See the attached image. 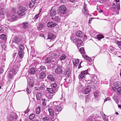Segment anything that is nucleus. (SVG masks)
I'll return each instance as SVG.
<instances>
[{"label": "nucleus", "instance_id": "1", "mask_svg": "<svg viewBox=\"0 0 121 121\" xmlns=\"http://www.w3.org/2000/svg\"><path fill=\"white\" fill-rule=\"evenodd\" d=\"M26 9L21 6L19 7V10L17 12V15L19 16L22 17L24 15L26 14Z\"/></svg>", "mask_w": 121, "mask_h": 121}, {"label": "nucleus", "instance_id": "2", "mask_svg": "<svg viewBox=\"0 0 121 121\" xmlns=\"http://www.w3.org/2000/svg\"><path fill=\"white\" fill-rule=\"evenodd\" d=\"M16 74V72L14 69L12 70V71H10L7 77L8 80L10 81L11 79H12L13 75H15Z\"/></svg>", "mask_w": 121, "mask_h": 121}, {"label": "nucleus", "instance_id": "3", "mask_svg": "<svg viewBox=\"0 0 121 121\" xmlns=\"http://www.w3.org/2000/svg\"><path fill=\"white\" fill-rule=\"evenodd\" d=\"M65 7V5H60L59 8V11L61 14H65L66 12Z\"/></svg>", "mask_w": 121, "mask_h": 121}, {"label": "nucleus", "instance_id": "4", "mask_svg": "<svg viewBox=\"0 0 121 121\" xmlns=\"http://www.w3.org/2000/svg\"><path fill=\"white\" fill-rule=\"evenodd\" d=\"M73 42L76 43L77 46H80L82 43V41L80 39H76L73 41Z\"/></svg>", "mask_w": 121, "mask_h": 121}, {"label": "nucleus", "instance_id": "5", "mask_svg": "<svg viewBox=\"0 0 121 121\" xmlns=\"http://www.w3.org/2000/svg\"><path fill=\"white\" fill-rule=\"evenodd\" d=\"M18 118V116L15 113H11L10 115V120H16Z\"/></svg>", "mask_w": 121, "mask_h": 121}, {"label": "nucleus", "instance_id": "6", "mask_svg": "<svg viewBox=\"0 0 121 121\" xmlns=\"http://www.w3.org/2000/svg\"><path fill=\"white\" fill-rule=\"evenodd\" d=\"M87 73L88 71L87 70L81 72V73L79 75V79H81L82 78L86 75L87 74Z\"/></svg>", "mask_w": 121, "mask_h": 121}, {"label": "nucleus", "instance_id": "7", "mask_svg": "<svg viewBox=\"0 0 121 121\" xmlns=\"http://www.w3.org/2000/svg\"><path fill=\"white\" fill-rule=\"evenodd\" d=\"M83 9L82 12L83 14L85 15H87L88 14V11L87 10L86 5L85 3L83 6Z\"/></svg>", "mask_w": 121, "mask_h": 121}, {"label": "nucleus", "instance_id": "8", "mask_svg": "<svg viewBox=\"0 0 121 121\" xmlns=\"http://www.w3.org/2000/svg\"><path fill=\"white\" fill-rule=\"evenodd\" d=\"M57 24L53 22H49L47 24V26L50 28H52L56 26Z\"/></svg>", "mask_w": 121, "mask_h": 121}, {"label": "nucleus", "instance_id": "9", "mask_svg": "<svg viewBox=\"0 0 121 121\" xmlns=\"http://www.w3.org/2000/svg\"><path fill=\"white\" fill-rule=\"evenodd\" d=\"M55 73L57 74H61L62 73V70L61 67H58L55 70Z\"/></svg>", "mask_w": 121, "mask_h": 121}, {"label": "nucleus", "instance_id": "10", "mask_svg": "<svg viewBox=\"0 0 121 121\" xmlns=\"http://www.w3.org/2000/svg\"><path fill=\"white\" fill-rule=\"evenodd\" d=\"M52 88L55 91H57L58 90V87L57 86L56 83L55 82H53L51 84Z\"/></svg>", "mask_w": 121, "mask_h": 121}, {"label": "nucleus", "instance_id": "11", "mask_svg": "<svg viewBox=\"0 0 121 121\" xmlns=\"http://www.w3.org/2000/svg\"><path fill=\"white\" fill-rule=\"evenodd\" d=\"M91 90V86H87L86 88L85 89L84 91L85 94H87L89 93Z\"/></svg>", "mask_w": 121, "mask_h": 121}, {"label": "nucleus", "instance_id": "12", "mask_svg": "<svg viewBox=\"0 0 121 121\" xmlns=\"http://www.w3.org/2000/svg\"><path fill=\"white\" fill-rule=\"evenodd\" d=\"M24 52L23 51H19L18 55L19 58L22 59L24 56Z\"/></svg>", "mask_w": 121, "mask_h": 121}, {"label": "nucleus", "instance_id": "13", "mask_svg": "<svg viewBox=\"0 0 121 121\" xmlns=\"http://www.w3.org/2000/svg\"><path fill=\"white\" fill-rule=\"evenodd\" d=\"M47 90L49 93L52 94L55 93L57 92L55 91L52 88H47Z\"/></svg>", "mask_w": 121, "mask_h": 121}, {"label": "nucleus", "instance_id": "14", "mask_svg": "<svg viewBox=\"0 0 121 121\" xmlns=\"http://www.w3.org/2000/svg\"><path fill=\"white\" fill-rule=\"evenodd\" d=\"M56 37L55 35L52 33H50L48 34V39H51V40L54 39Z\"/></svg>", "mask_w": 121, "mask_h": 121}, {"label": "nucleus", "instance_id": "15", "mask_svg": "<svg viewBox=\"0 0 121 121\" xmlns=\"http://www.w3.org/2000/svg\"><path fill=\"white\" fill-rule=\"evenodd\" d=\"M54 109L56 111L60 112L62 110L61 107L60 106H54Z\"/></svg>", "mask_w": 121, "mask_h": 121}, {"label": "nucleus", "instance_id": "16", "mask_svg": "<svg viewBox=\"0 0 121 121\" xmlns=\"http://www.w3.org/2000/svg\"><path fill=\"white\" fill-rule=\"evenodd\" d=\"M79 61L78 59H74L73 60V65L77 66L78 65L79 63Z\"/></svg>", "mask_w": 121, "mask_h": 121}, {"label": "nucleus", "instance_id": "17", "mask_svg": "<svg viewBox=\"0 0 121 121\" xmlns=\"http://www.w3.org/2000/svg\"><path fill=\"white\" fill-rule=\"evenodd\" d=\"M29 24L27 22H25L22 23V26L23 28L25 29H27L28 27Z\"/></svg>", "mask_w": 121, "mask_h": 121}, {"label": "nucleus", "instance_id": "18", "mask_svg": "<svg viewBox=\"0 0 121 121\" xmlns=\"http://www.w3.org/2000/svg\"><path fill=\"white\" fill-rule=\"evenodd\" d=\"M76 36L79 37H81L83 36L82 32L79 31H77L76 33Z\"/></svg>", "mask_w": 121, "mask_h": 121}, {"label": "nucleus", "instance_id": "19", "mask_svg": "<svg viewBox=\"0 0 121 121\" xmlns=\"http://www.w3.org/2000/svg\"><path fill=\"white\" fill-rule=\"evenodd\" d=\"M82 56L84 58L86 59L89 62H90L91 61L92 59L91 58L88 56L87 55H82Z\"/></svg>", "mask_w": 121, "mask_h": 121}, {"label": "nucleus", "instance_id": "20", "mask_svg": "<svg viewBox=\"0 0 121 121\" xmlns=\"http://www.w3.org/2000/svg\"><path fill=\"white\" fill-rule=\"evenodd\" d=\"M56 14V12L54 9H52L50 11V14L52 16H54Z\"/></svg>", "mask_w": 121, "mask_h": 121}, {"label": "nucleus", "instance_id": "21", "mask_svg": "<svg viewBox=\"0 0 121 121\" xmlns=\"http://www.w3.org/2000/svg\"><path fill=\"white\" fill-rule=\"evenodd\" d=\"M5 13V12H4L3 10H1L0 11V17H2L3 18L4 17Z\"/></svg>", "mask_w": 121, "mask_h": 121}, {"label": "nucleus", "instance_id": "22", "mask_svg": "<svg viewBox=\"0 0 121 121\" xmlns=\"http://www.w3.org/2000/svg\"><path fill=\"white\" fill-rule=\"evenodd\" d=\"M34 85V82L33 80L30 79L29 81V85L30 87H31L33 86Z\"/></svg>", "mask_w": 121, "mask_h": 121}, {"label": "nucleus", "instance_id": "23", "mask_svg": "<svg viewBox=\"0 0 121 121\" xmlns=\"http://www.w3.org/2000/svg\"><path fill=\"white\" fill-rule=\"evenodd\" d=\"M112 98L117 104H118V102H119V99L118 97L116 95H113L112 97Z\"/></svg>", "mask_w": 121, "mask_h": 121}, {"label": "nucleus", "instance_id": "24", "mask_svg": "<svg viewBox=\"0 0 121 121\" xmlns=\"http://www.w3.org/2000/svg\"><path fill=\"white\" fill-rule=\"evenodd\" d=\"M50 53L52 54V55L51 56L52 57H53V56H57L59 54L58 52L57 51H54L53 52H50Z\"/></svg>", "mask_w": 121, "mask_h": 121}, {"label": "nucleus", "instance_id": "25", "mask_svg": "<svg viewBox=\"0 0 121 121\" xmlns=\"http://www.w3.org/2000/svg\"><path fill=\"white\" fill-rule=\"evenodd\" d=\"M48 79L52 81H54L55 78H54L53 76L52 75H49L48 76Z\"/></svg>", "mask_w": 121, "mask_h": 121}, {"label": "nucleus", "instance_id": "26", "mask_svg": "<svg viewBox=\"0 0 121 121\" xmlns=\"http://www.w3.org/2000/svg\"><path fill=\"white\" fill-rule=\"evenodd\" d=\"M46 75V73H42L39 74V78L40 79H43L44 78Z\"/></svg>", "mask_w": 121, "mask_h": 121}, {"label": "nucleus", "instance_id": "27", "mask_svg": "<svg viewBox=\"0 0 121 121\" xmlns=\"http://www.w3.org/2000/svg\"><path fill=\"white\" fill-rule=\"evenodd\" d=\"M48 110L49 112L50 115L52 116V117L54 115V112L51 108H49L48 109Z\"/></svg>", "mask_w": 121, "mask_h": 121}, {"label": "nucleus", "instance_id": "28", "mask_svg": "<svg viewBox=\"0 0 121 121\" xmlns=\"http://www.w3.org/2000/svg\"><path fill=\"white\" fill-rule=\"evenodd\" d=\"M36 99L38 100H39L41 97V94L39 92L37 93L36 95Z\"/></svg>", "mask_w": 121, "mask_h": 121}, {"label": "nucleus", "instance_id": "29", "mask_svg": "<svg viewBox=\"0 0 121 121\" xmlns=\"http://www.w3.org/2000/svg\"><path fill=\"white\" fill-rule=\"evenodd\" d=\"M35 72V69L34 68H32L30 70L29 73L31 74H33Z\"/></svg>", "mask_w": 121, "mask_h": 121}, {"label": "nucleus", "instance_id": "30", "mask_svg": "<svg viewBox=\"0 0 121 121\" xmlns=\"http://www.w3.org/2000/svg\"><path fill=\"white\" fill-rule=\"evenodd\" d=\"M35 112L37 114H39L40 112V106H39L35 109Z\"/></svg>", "mask_w": 121, "mask_h": 121}, {"label": "nucleus", "instance_id": "31", "mask_svg": "<svg viewBox=\"0 0 121 121\" xmlns=\"http://www.w3.org/2000/svg\"><path fill=\"white\" fill-rule=\"evenodd\" d=\"M35 3V2L34 1H31L29 4V6L30 8H31L33 7V6Z\"/></svg>", "mask_w": 121, "mask_h": 121}, {"label": "nucleus", "instance_id": "32", "mask_svg": "<svg viewBox=\"0 0 121 121\" xmlns=\"http://www.w3.org/2000/svg\"><path fill=\"white\" fill-rule=\"evenodd\" d=\"M0 38L1 39H4V40H6V35L4 34H2L0 36Z\"/></svg>", "mask_w": 121, "mask_h": 121}, {"label": "nucleus", "instance_id": "33", "mask_svg": "<svg viewBox=\"0 0 121 121\" xmlns=\"http://www.w3.org/2000/svg\"><path fill=\"white\" fill-rule=\"evenodd\" d=\"M71 73V72L70 70L69 69H68L67 70L66 72L65 75L67 76L68 77H69L70 76Z\"/></svg>", "mask_w": 121, "mask_h": 121}, {"label": "nucleus", "instance_id": "34", "mask_svg": "<svg viewBox=\"0 0 121 121\" xmlns=\"http://www.w3.org/2000/svg\"><path fill=\"white\" fill-rule=\"evenodd\" d=\"M66 57V56L65 55L63 54L60 57V60H64L65 59Z\"/></svg>", "mask_w": 121, "mask_h": 121}, {"label": "nucleus", "instance_id": "35", "mask_svg": "<svg viewBox=\"0 0 121 121\" xmlns=\"http://www.w3.org/2000/svg\"><path fill=\"white\" fill-rule=\"evenodd\" d=\"M52 59L49 57H47L45 61L46 63H50L51 62Z\"/></svg>", "mask_w": 121, "mask_h": 121}, {"label": "nucleus", "instance_id": "36", "mask_svg": "<svg viewBox=\"0 0 121 121\" xmlns=\"http://www.w3.org/2000/svg\"><path fill=\"white\" fill-rule=\"evenodd\" d=\"M15 42L17 43H18L20 42L21 39H19L17 37H15L14 38Z\"/></svg>", "mask_w": 121, "mask_h": 121}, {"label": "nucleus", "instance_id": "37", "mask_svg": "<svg viewBox=\"0 0 121 121\" xmlns=\"http://www.w3.org/2000/svg\"><path fill=\"white\" fill-rule=\"evenodd\" d=\"M94 96L96 97H98L100 95L99 93L97 91H96L94 93Z\"/></svg>", "mask_w": 121, "mask_h": 121}, {"label": "nucleus", "instance_id": "38", "mask_svg": "<svg viewBox=\"0 0 121 121\" xmlns=\"http://www.w3.org/2000/svg\"><path fill=\"white\" fill-rule=\"evenodd\" d=\"M97 39L99 40H100L101 39L103 38H104V36L103 35H101V34H99V35H98L97 36Z\"/></svg>", "mask_w": 121, "mask_h": 121}, {"label": "nucleus", "instance_id": "39", "mask_svg": "<svg viewBox=\"0 0 121 121\" xmlns=\"http://www.w3.org/2000/svg\"><path fill=\"white\" fill-rule=\"evenodd\" d=\"M79 51L82 54H84L85 52L84 48H81L79 49Z\"/></svg>", "mask_w": 121, "mask_h": 121}, {"label": "nucleus", "instance_id": "40", "mask_svg": "<svg viewBox=\"0 0 121 121\" xmlns=\"http://www.w3.org/2000/svg\"><path fill=\"white\" fill-rule=\"evenodd\" d=\"M35 116V114L34 113L31 114L29 116V119H33Z\"/></svg>", "mask_w": 121, "mask_h": 121}, {"label": "nucleus", "instance_id": "41", "mask_svg": "<svg viewBox=\"0 0 121 121\" xmlns=\"http://www.w3.org/2000/svg\"><path fill=\"white\" fill-rule=\"evenodd\" d=\"M45 86L44 84L43 83H41V86H40L39 88V90H42L43 88L45 87Z\"/></svg>", "mask_w": 121, "mask_h": 121}, {"label": "nucleus", "instance_id": "42", "mask_svg": "<svg viewBox=\"0 0 121 121\" xmlns=\"http://www.w3.org/2000/svg\"><path fill=\"white\" fill-rule=\"evenodd\" d=\"M117 93L118 94H121V86L118 88L117 89Z\"/></svg>", "mask_w": 121, "mask_h": 121}, {"label": "nucleus", "instance_id": "43", "mask_svg": "<svg viewBox=\"0 0 121 121\" xmlns=\"http://www.w3.org/2000/svg\"><path fill=\"white\" fill-rule=\"evenodd\" d=\"M62 2H66L68 0H60ZM69 1L73 3L74 1V0H69Z\"/></svg>", "mask_w": 121, "mask_h": 121}, {"label": "nucleus", "instance_id": "44", "mask_svg": "<svg viewBox=\"0 0 121 121\" xmlns=\"http://www.w3.org/2000/svg\"><path fill=\"white\" fill-rule=\"evenodd\" d=\"M102 117L103 120L104 121H107L108 120V118L106 116L105 114H104L103 116H102Z\"/></svg>", "mask_w": 121, "mask_h": 121}, {"label": "nucleus", "instance_id": "45", "mask_svg": "<svg viewBox=\"0 0 121 121\" xmlns=\"http://www.w3.org/2000/svg\"><path fill=\"white\" fill-rule=\"evenodd\" d=\"M19 51H23L24 47L22 45H20L19 46Z\"/></svg>", "mask_w": 121, "mask_h": 121}, {"label": "nucleus", "instance_id": "46", "mask_svg": "<svg viewBox=\"0 0 121 121\" xmlns=\"http://www.w3.org/2000/svg\"><path fill=\"white\" fill-rule=\"evenodd\" d=\"M11 16L12 19L13 20H16L17 17L16 15H13Z\"/></svg>", "mask_w": 121, "mask_h": 121}, {"label": "nucleus", "instance_id": "47", "mask_svg": "<svg viewBox=\"0 0 121 121\" xmlns=\"http://www.w3.org/2000/svg\"><path fill=\"white\" fill-rule=\"evenodd\" d=\"M60 19V18L59 16H56L54 18V20L57 22L59 21Z\"/></svg>", "mask_w": 121, "mask_h": 121}, {"label": "nucleus", "instance_id": "48", "mask_svg": "<svg viewBox=\"0 0 121 121\" xmlns=\"http://www.w3.org/2000/svg\"><path fill=\"white\" fill-rule=\"evenodd\" d=\"M39 69L41 70L42 71H44V70H45V67L44 66H42L40 67L39 68Z\"/></svg>", "mask_w": 121, "mask_h": 121}, {"label": "nucleus", "instance_id": "49", "mask_svg": "<svg viewBox=\"0 0 121 121\" xmlns=\"http://www.w3.org/2000/svg\"><path fill=\"white\" fill-rule=\"evenodd\" d=\"M42 104L44 106H45L46 105V103L45 102V99H43L42 100Z\"/></svg>", "mask_w": 121, "mask_h": 121}, {"label": "nucleus", "instance_id": "50", "mask_svg": "<svg viewBox=\"0 0 121 121\" xmlns=\"http://www.w3.org/2000/svg\"><path fill=\"white\" fill-rule=\"evenodd\" d=\"M92 81L93 82H95L96 81L97 78L95 76H92Z\"/></svg>", "mask_w": 121, "mask_h": 121}, {"label": "nucleus", "instance_id": "51", "mask_svg": "<svg viewBox=\"0 0 121 121\" xmlns=\"http://www.w3.org/2000/svg\"><path fill=\"white\" fill-rule=\"evenodd\" d=\"M43 121H48L49 120L48 118L47 117H45L42 119Z\"/></svg>", "mask_w": 121, "mask_h": 121}, {"label": "nucleus", "instance_id": "52", "mask_svg": "<svg viewBox=\"0 0 121 121\" xmlns=\"http://www.w3.org/2000/svg\"><path fill=\"white\" fill-rule=\"evenodd\" d=\"M43 28V26L42 25H40L38 26V29L39 30H41Z\"/></svg>", "mask_w": 121, "mask_h": 121}, {"label": "nucleus", "instance_id": "53", "mask_svg": "<svg viewBox=\"0 0 121 121\" xmlns=\"http://www.w3.org/2000/svg\"><path fill=\"white\" fill-rule=\"evenodd\" d=\"M119 82H115L114 83V86L116 87L119 86Z\"/></svg>", "mask_w": 121, "mask_h": 121}, {"label": "nucleus", "instance_id": "54", "mask_svg": "<svg viewBox=\"0 0 121 121\" xmlns=\"http://www.w3.org/2000/svg\"><path fill=\"white\" fill-rule=\"evenodd\" d=\"M39 13L35 15L34 17V19L35 21H36L37 20V19L39 17Z\"/></svg>", "mask_w": 121, "mask_h": 121}, {"label": "nucleus", "instance_id": "55", "mask_svg": "<svg viewBox=\"0 0 121 121\" xmlns=\"http://www.w3.org/2000/svg\"><path fill=\"white\" fill-rule=\"evenodd\" d=\"M115 43L119 45H121V41L117 40L116 41Z\"/></svg>", "mask_w": 121, "mask_h": 121}, {"label": "nucleus", "instance_id": "56", "mask_svg": "<svg viewBox=\"0 0 121 121\" xmlns=\"http://www.w3.org/2000/svg\"><path fill=\"white\" fill-rule=\"evenodd\" d=\"M47 97L48 98V99H50L52 98V95H48L47 96Z\"/></svg>", "mask_w": 121, "mask_h": 121}, {"label": "nucleus", "instance_id": "57", "mask_svg": "<svg viewBox=\"0 0 121 121\" xmlns=\"http://www.w3.org/2000/svg\"><path fill=\"white\" fill-rule=\"evenodd\" d=\"M30 110V109L29 108H27L26 110L24 111V113L25 114H26Z\"/></svg>", "mask_w": 121, "mask_h": 121}, {"label": "nucleus", "instance_id": "58", "mask_svg": "<svg viewBox=\"0 0 121 121\" xmlns=\"http://www.w3.org/2000/svg\"><path fill=\"white\" fill-rule=\"evenodd\" d=\"M26 91L27 92V93H28L29 94H30L31 93V91L27 88V89L26 90Z\"/></svg>", "mask_w": 121, "mask_h": 121}, {"label": "nucleus", "instance_id": "59", "mask_svg": "<svg viewBox=\"0 0 121 121\" xmlns=\"http://www.w3.org/2000/svg\"><path fill=\"white\" fill-rule=\"evenodd\" d=\"M110 49L112 52H113L114 51V49L112 47H110Z\"/></svg>", "mask_w": 121, "mask_h": 121}, {"label": "nucleus", "instance_id": "60", "mask_svg": "<svg viewBox=\"0 0 121 121\" xmlns=\"http://www.w3.org/2000/svg\"><path fill=\"white\" fill-rule=\"evenodd\" d=\"M89 96L88 95H86V102L88 100Z\"/></svg>", "mask_w": 121, "mask_h": 121}, {"label": "nucleus", "instance_id": "61", "mask_svg": "<svg viewBox=\"0 0 121 121\" xmlns=\"http://www.w3.org/2000/svg\"><path fill=\"white\" fill-rule=\"evenodd\" d=\"M112 89L114 91H116L117 90V88L115 87H112Z\"/></svg>", "mask_w": 121, "mask_h": 121}, {"label": "nucleus", "instance_id": "62", "mask_svg": "<svg viewBox=\"0 0 121 121\" xmlns=\"http://www.w3.org/2000/svg\"><path fill=\"white\" fill-rule=\"evenodd\" d=\"M58 102L57 101H54L53 102V104L55 105V106H57L56 105Z\"/></svg>", "mask_w": 121, "mask_h": 121}, {"label": "nucleus", "instance_id": "63", "mask_svg": "<svg viewBox=\"0 0 121 121\" xmlns=\"http://www.w3.org/2000/svg\"><path fill=\"white\" fill-rule=\"evenodd\" d=\"M92 80H88L87 81V82L89 83H90L91 82Z\"/></svg>", "mask_w": 121, "mask_h": 121}, {"label": "nucleus", "instance_id": "64", "mask_svg": "<svg viewBox=\"0 0 121 121\" xmlns=\"http://www.w3.org/2000/svg\"><path fill=\"white\" fill-rule=\"evenodd\" d=\"M39 36L40 37H43L44 35L43 34H40Z\"/></svg>", "mask_w": 121, "mask_h": 121}]
</instances>
